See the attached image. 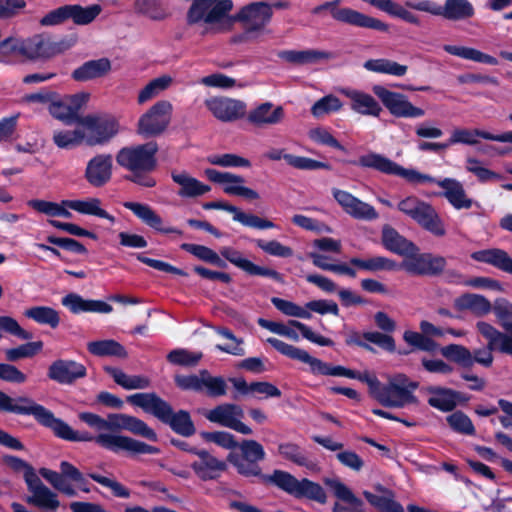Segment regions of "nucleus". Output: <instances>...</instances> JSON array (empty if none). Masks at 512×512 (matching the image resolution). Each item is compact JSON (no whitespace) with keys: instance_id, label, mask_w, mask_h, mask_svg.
Returning a JSON list of instances; mask_svg holds the SVG:
<instances>
[{"instance_id":"1","label":"nucleus","mask_w":512,"mask_h":512,"mask_svg":"<svg viewBox=\"0 0 512 512\" xmlns=\"http://www.w3.org/2000/svg\"><path fill=\"white\" fill-rule=\"evenodd\" d=\"M0 411L31 415L39 424L51 429L56 437L66 441L95 440L100 445L110 449L129 447L130 441L122 437L110 435L92 437L87 433H77L66 422L56 418L50 410L28 397L12 399L10 396L0 391Z\"/></svg>"},{"instance_id":"2","label":"nucleus","mask_w":512,"mask_h":512,"mask_svg":"<svg viewBox=\"0 0 512 512\" xmlns=\"http://www.w3.org/2000/svg\"><path fill=\"white\" fill-rule=\"evenodd\" d=\"M79 419L87 424L90 428L99 432L97 435H93L89 432L87 434L92 437H97L99 435H110L116 437H122L130 441L129 447L127 448H117L110 449L104 447L97 443L95 440H90L89 442H95L100 447L112 451L114 453H118L120 451H125L131 454H158L159 449L148 445L144 442L138 441L128 436L112 433L114 431L119 430H127L135 435L144 437L150 441H157L156 432L150 428L144 421L134 416H130L127 414L115 413L109 414L107 419L102 418L101 416L91 413V412H81L78 415ZM76 432V430H74ZM77 433H80L77 431Z\"/></svg>"},{"instance_id":"3","label":"nucleus","mask_w":512,"mask_h":512,"mask_svg":"<svg viewBox=\"0 0 512 512\" xmlns=\"http://www.w3.org/2000/svg\"><path fill=\"white\" fill-rule=\"evenodd\" d=\"M357 164L362 168H370L387 175H396L406 181L419 183H435L443 189L442 196L446 198L449 204L456 210L469 209L473 205V200L467 196L462 183L454 178H444L437 180L428 174H423L415 169H407L382 154L369 152L361 155Z\"/></svg>"},{"instance_id":"4","label":"nucleus","mask_w":512,"mask_h":512,"mask_svg":"<svg viewBox=\"0 0 512 512\" xmlns=\"http://www.w3.org/2000/svg\"><path fill=\"white\" fill-rule=\"evenodd\" d=\"M267 342L282 355L307 363L310 366L311 372L315 375L346 377L366 383L374 398H376L382 386L378 378L368 371L359 373L343 366H333L311 356L307 351L285 343L277 338L270 337L267 339Z\"/></svg>"},{"instance_id":"5","label":"nucleus","mask_w":512,"mask_h":512,"mask_svg":"<svg viewBox=\"0 0 512 512\" xmlns=\"http://www.w3.org/2000/svg\"><path fill=\"white\" fill-rule=\"evenodd\" d=\"M157 152V143L151 141L120 149L116 161L119 166L131 172L127 177L129 181L145 188H152L157 183L150 175L157 166Z\"/></svg>"},{"instance_id":"6","label":"nucleus","mask_w":512,"mask_h":512,"mask_svg":"<svg viewBox=\"0 0 512 512\" xmlns=\"http://www.w3.org/2000/svg\"><path fill=\"white\" fill-rule=\"evenodd\" d=\"M272 6L265 2H254L242 7L232 18L241 23L244 32L232 38L234 43H243L256 39L270 22Z\"/></svg>"},{"instance_id":"7","label":"nucleus","mask_w":512,"mask_h":512,"mask_svg":"<svg viewBox=\"0 0 512 512\" xmlns=\"http://www.w3.org/2000/svg\"><path fill=\"white\" fill-rule=\"evenodd\" d=\"M397 208L432 235L436 237L446 235V225L430 203L416 196H408L398 203Z\"/></svg>"},{"instance_id":"8","label":"nucleus","mask_w":512,"mask_h":512,"mask_svg":"<svg viewBox=\"0 0 512 512\" xmlns=\"http://www.w3.org/2000/svg\"><path fill=\"white\" fill-rule=\"evenodd\" d=\"M417 388V382L404 374H397L392 376L386 385L381 386L375 399L383 406L402 408L417 403L414 395Z\"/></svg>"},{"instance_id":"9","label":"nucleus","mask_w":512,"mask_h":512,"mask_svg":"<svg viewBox=\"0 0 512 512\" xmlns=\"http://www.w3.org/2000/svg\"><path fill=\"white\" fill-rule=\"evenodd\" d=\"M265 479L296 498H307L321 504L326 502L324 489L318 483L306 478L298 480L286 471L275 470Z\"/></svg>"},{"instance_id":"10","label":"nucleus","mask_w":512,"mask_h":512,"mask_svg":"<svg viewBox=\"0 0 512 512\" xmlns=\"http://www.w3.org/2000/svg\"><path fill=\"white\" fill-rule=\"evenodd\" d=\"M476 328L487 340V346L486 348L474 351L472 354L473 364L478 363L484 367H490L494 360L493 351L512 356V337L500 332L493 325L485 321L477 322Z\"/></svg>"},{"instance_id":"11","label":"nucleus","mask_w":512,"mask_h":512,"mask_svg":"<svg viewBox=\"0 0 512 512\" xmlns=\"http://www.w3.org/2000/svg\"><path fill=\"white\" fill-rule=\"evenodd\" d=\"M39 473L56 490L66 496H76V488L86 493L90 492V488L83 474L67 461L60 463V472L48 468H41Z\"/></svg>"},{"instance_id":"12","label":"nucleus","mask_w":512,"mask_h":512,"mask_svg":"<svg viewBox=\"0 0 512 512\" xmlns=\"http://www.w3.org/2000/svg\"><path fill=\"white\" fill-rule=\"evenodd\" d=\"M173 105L168 100H160L147 109L138 119L136 132L143 138L162 135L170 126Z\"/></svg>"},{"instance_id":"13","label":"nucleus","mask_w":512,"mask_h":512,"mask_svg":"<svg viewBox=\"0 0 512 512\" xmlns=\"http://www.w3.org/2000/svg\"><path fill=\"white\" fill-rule=\"evenodd\" d=\"M69 47L65 41L56 42L48 36L37 34L19 42L15 50L30 60H47Z\"/></svg>"},{"instance_id":"14","label":"nucleus","mask_w":512,"mask_h":512,"mask_svg":"<svg viewBox=\"0 0 512 512\" xmlns=\"http://www.w3.org/2000/svg\"><path fill=\"white\" fill-rule=\"evenodd\" d=\"M238 446L241 453H230L228 455V461L241 475L247 477L259 476L261 474V468L258 462L265 458L263 446L255 440H244Z\"/></svg>"},{"instance_id":"15","label":"nucleus","mask_w":512,"mask_h":512,"mask_svg":"<svg viewBox=\"0 0 512 512\" xmlns=\"http://www.w3.org/2000/svg\"><path fill=\"white\" fill-rule=\"evenodd\" d=\"M336 5L337 2H326L316 7L313 12L319 13L321 10L329 9L332 17L336 21L381 32H387L389 30V25L377 18L368 16L352 8H338Z\"/></svg>"},{"instance_id":"16","label":"nucleus","mask_w":512,"mask_h":512,"mask_svg":"<svg viewBox=\"0 0 512 512\" xmlns=\"http://www.w3.org/2000/svg\"><path fill=\"white\" fill-rule=\"evenodd\" d=\"M85 144L95 146L103 144L119 131L118 122L111 117L88 115L80 121Z\"/></svg>"},{"instance_id":"17","label":"nucleus","mask_w":512,"mask_h":512,"mask_svg":"<svg viewBox=\"0 0 512 512\" xmlns=\"http://www.w3.org/2000/svg\"><path fill=\"white\" fill-rule=\"evenodd\" d=\"M258 324L269 330L272 333L278 334L280 336H284L293 341L299 340V335L296 330L300 331L302 336L309 340L312 343L318 344L320 346H332L333 341L329 338H326L320 334L315 333L312 329L306 324L297 321L290 320L288 325H285L280 322L270 321L263 318L258 319Z\"/></svg>"},{"instance_id":"18","label":"nucleus","mask_w":512,"mask_h":512,"mask_svg":"<svg viewBox=\"0 0 512 512\" xmlns=\"http://www.w3.org/2000/svg\"><path fill=\"white\" fill-rule=\"evenodd\" d=\"M372 90L388 111L395 117L419 118L425 115V111L422 108L414 106L408 98L401 93L390 91L381 85H375Z\"/></svg>"},{"instance_id":"19","label":"nucleus","mask_w":512,"mask_h":512,"mask_svg":"<svg viewBox=\"0 0 512 512\" xmlns=\"http://www.w3.org/2000/svg\"><path fill=\"white\" fill-rule=\"evenodd\" d=\"M243 416L244 412L239 405L228 403L218 405L205 414V417L213 423L233 429L243 435H250L252 429L241 421Z\"/></svg>"},{"instance_id":"20","label":"nucleus","mask_w":512,"mask_h":512,"mask_svg":"<svg viewBox=\"0 0 512 512\" xmlns=\"http://www.w3.org/2000/svg\"><path fill=\"white\" fill-rule=\"evenodd\" d=\"M204 174L211 182L223 185V191L228 195L240 196L249 200H257L260 197L257 191L244 185L245 179L240 175L212 168L205 169Z\"/></svg>"},{"instance_id":"21","label":"nucleus","mask_w":512,"mask_h":512,"mask_svg":"<svg viewBox=\"0 0 512 512\" xmlns=\"http://www.w3.org/2000/svg\"><path fill=\"white\" fill-rule=\"evenodd\" d=\"M90 95L85 92L63 98H55L49 105V113L65 124H71L77 119L78 112L88 102Z\"/></svg>"},{"instance_id":"22","label":"nucleus","mask_w":512,"mask_h":512,"mask_svg":"<svg viewBox=\"0 0 512 512\" xmlns=\"http://www.w3.org/2000/svg\"><path fill=\"white\" fill-rule=\"evenodd\" d=\"M332 194L343 211L354 219L373 221L379 217L378 212L372 205L360 200L347 191L334 188L332 189Z\"/></svg>"},{"instance_id":"23","label":"nucleus","mask_w":512,"mask_h":512,"mask_svg":"<svg viewBox=\"0 0 512 512\" xmlns=\"http://www.w3.org/2000/svg\"><path fill=\"white\" fill-rule=\"evenodd\" d=\"M246 121L254 128L264 129L279 125L285 118L284 108L272 102L257 104L249 111L246 110Z\"/></svg>"},{"instance_id":"24","label":"nucleus","mask_w":512,"mask_h":512,"mask_svg":"<svg viewBox=\"0 0 512 512\" xmlns=\"http://www.w3.org/2000/svg\"><path fill=\"white\" fill-rule=\"evenodd\" d=\"M113 168L114 164L111 154H96L88 160L84 171V178L92 187H103L111 181Z\"/></svg>"},{"instance_id":"25","label":"nucleus","mask_w":512,"mask_h":512,"mask_svg":"<svg viewBox=\"0 0 512 512\" xmlns=\"http://www.w3.org/2000/svg\"><path fill=\"white\" fill-rule=\"evenodd\" d=\"M207 109L222 122H233L246 114V103L228 97H212L205 101Z\"/></svg>"},{"instance_id":"26","label":"nucleus","mask_w":512,"mask_h":512,"mask_svg":"<svg viewBox=\"0 0 512 512\" xmlns=\"http://www.w3.org/2000/svg\"><path fill=\"white\" fill-rule=\"evenodd\" d=\"M446 264V259L442 256L416 252L406 257L402 262V267L411 274L437 275L445 269Z\"/></svg>"},{"instance_id":"27","label":"nucleus","mask_w":512,"mask_h":512,"mask_svg":"<svg viewBox=\"0 0 512 512\" xmlns=\"http://www.w3.org/2000/svg\"><path fill=\"white\" fill-rule=\"evenodd\" d=\"M123 206L126 209L130 210L145 225L149 226L150 228L154 229L157 232L163 234H182V232L179 229L171 226H166L161 216L157 214V212L148 204L127 201L123 203Z\"/></svg>"},{"instance_id":"28","label":"nucleus","mask_w":512,"mask_h":512,"mask_svg":"<svg viewBox=\"0 0 512 512\" xmlns=\"http://www.w3.org/2000/svg\"><path fill=\"white\" fill-rule=\"evenodd\" d=\"M212 0H192L187 11L186 20L189 25L204 24L210 29L217 31L216 14L218 10L226 9V3H219L216 9H212Z\"/></svg>"},{"instance_id":"29","label":"nucleus","mask_w":512,"mask_h":512,"mask_svg":"<svg viewBox=\"0 0 512 512\" xmlns=\"http://www.w3.org/2000/svg\"><path fill=\"white\" fill-rule=\"evenodd\" d=\"M86 376V367L73 360L59 359L49 366L48 377L59 384H72Z\"/></svg>"},{"instance_id":"30","label":"nucleus","mask_w":512,"mask_h":512,"mask_svg":"<svg viewBox=\"0 0 512 512\" xmlns=\"http://www.w3.org/2000/svg\"><path fill=\"white\" fill-rule=\"evenodd\" d=\"M339 92L350 100V108L355 113L363 116H380L382 107L372 95L351 88H342Z\"/></svg>"},{"instance_id":"31","label":"nucleus","mask_w":512,"mask_h":512,"mask_svg":"<svg viewBox=\"0 0 512 512\" xmlns=\"http://www.w3.org/2000/svg\"><path fill=\"white\" fill-rule=\"evenodd\" d=\"M363 496L379 512H405L394 491L382 484L374 485L373 491L364 490Z\"/></svg>"},{"instance_id":"32","label":"nucleus","mask_w":512,"mask_h":512,"mask_svg":"<svg viewBox=\"0 0 512 512\" xmlns=\"http://www.w3.org/2000/svg\"><path fill=\"white\" fill-rule=\"evenodd\" d=\"M220 254L230 263L250 275L270 277L278 282H282V276L279 272L254 264L250 260L246 259L241 252L232 247H222Z\"/></svg>"},{"instance_id":"33","label":"nucleus","mask_w":512,"mask_h":512,"mask_svg":"<svg viewBox=\"0 0 512 512\" xmlns=\"http://www.w3.org/2000/svg\"><path fill=\"white\" fill-rule=\"evenodd\" d=\"M198 459L191 464L195 474L203 481L215 480L226 470L224 461L217 459L205 450L197 451Z\"/></svg>"},{"instance_id":"34","label":"nucleus","mask_w":512,"mask_h":512,"mask_svg":"<svg viewBox=\"0 0 512 512\" xmlns=\"http://www.w3.org/2000/svg\"><path fill=\"white\" fill-rule=\"evenodd\" d=\"M171 178L179 186L177 194L181 198H198L211 191L209 185L199 181L186 171L174 170L171 172Z\"/></svg>"},{"instance_id":"35","label":"nucleus","mask_w":512,"mask_h":512,"mask_svg":"<svg viewBox=\"0 0 512 512\" xmlns=\"http://www.w3.org/2000/svg\"><path fill=\"white\" fill-rule=\"evenodd\" d=\"M62 305L68 308L72 313L79 314L83 312L110 313L113 307L102 300L84 299L76 293H69L62 298Z\"/></svg>"},{"instance_id":"36","label":"nucleus","mask_w":512,"mask_h":512,"mask_svg":"<svg viewBox=\"0 0 512 512\" xmlns=\"http://www.w3.org/2000/svg\"><path fill=\"white\" fill-rule=\"evenodd\" d=\"M382 243L387 250L406 257L419 251L413 242L388 225L382 229Z\"/></svg>"},{"instance_id":"37","label":"nucleus","mask_w":512,"mask_h":512,"mask_svg":"<svg viewBox=\"0 0 512 512\" xmlns=\"http://www.w3.org/2000/svg\"><path fill=\"white\" fill-rule=\"evenodd\" d=\"M424 392L428 395V404L440 411H451L457 404L458 394L452 389L439 386H427L424 388Z\"/></svg>"},{"instance_id":"38","label":"nucleus","mask_w":512,"mask_h":512,"mask_svg":"<svg viewBox=\"0 0 512 512\" xmlns=\"http://www.w3.org/2000/svg\"><path fill=\"white\" fill-rule=\"evenodd\" d=\"M160 421L168 424L174 432L182 436L188 437L195 433V426L191 420L190 414L184 410L175 413L169 403Z\"/></svg>"},{"instance_id":"39","label":"nucleus","mask_w":512,"mask_h":512,"mask_svg":"<svg viewBox=\"0 0 512 512\" xmlns=\"http://www.w3.org/2000/svg\"><path fill=\"white\" fill-rule=\"evenodd\" d=\"M279 57L292 64L305 65L332 59L334 55L329 51L307 49L282 51Z\"/></svg>"},{"instance_id":"40","label":"nucleus","mask_w":512,"mask_h":512,"mask_svg":"<svg viewBox=\"0 0 512 512\" xmlns=\"http://www.w3.org/2000/svg\"><path fill=\"white\" fill-rule=\"evenodd\" d=\"M127 401L134 406L142 408L146 413L152 414L160 420L167 409V402L154 393H136L128 396Z\"/></svg>"},{"instance_id":"41","label":"nucleus","mask_w":512,"mask_h":512,"mask_svg":"<svg viewBox=\"0 0 512 512\" xmlns=\"http://www.w3.org/2000/svg\"><path fill=\"white\" fill-rule=\"evenodd\" d=\"M471 258L478 262L490 264L499 270L512 274V258L502 249L492 248L473 252Z\"/></svg>"},{"instance_id":"42","label":"nucleus","mask_w":512,"mask_h":512,"mask_svg":"<svg viewBox=\"0 0 512 512\" xmlns=\"http://www.w3.org/2000/svg\"><path fill=\"white\" fill-rule=\"evenodd\" d=\"M440 12V16L449 21H464L475 15L474 6L469 0H445Z\"/></svg>"},{"instance_id":"43","label":"nucleus","mask_w":512,"mask_h":512,"mask_svg":"<svg viewBox=\"0 0 512 512\" xmlns=\"http://www.w3.org/2000/svg\"><path fill=\"white\" fill-rule=\"evenodd\" d=\"M65 204L70 209L84 214L96 216L108 220L111 224H114L116 219L113 215L109 214L106 210L101 207V200L98 198H87L84 200H66Z\"/></svg>"},{"instance_id":"44","label":"nucleus","mask_w":512,"mask_h":512,"mask_svg":"<svg viewBox=\"0 0 512 512\" xmlns=\"http://www.w3.org/2000/svg\"><path fill=\"white\" fill-rule=\"evenodd\" d=\"M110 69L111 65L108 59L91 60L75 69L72 77L76 81H88L104 76Z\"/></svg>"},{"instance_id":"45","label":"nucleus","mask_w":512,"mask_h":512,"mask_svg":"<svg viewBox=\"0 0 512 512\" xmlns=\"http://www.w3.org/2000/svg\"><path fill=\"white\" fill-rule=\"evenodd\" d=\"M443 49L450 55L460 57L465 60L474 61L477 63H483L488 65H497L498 60L475 48L457 45H444Z\"/></svg>"},{"instance_id":"46","label":"nucleus","mask_w":512,"mask_h":512,"mask_svg":"<svg viewBox=\"0 0 512 512\" xmlns=\"http://www.w3.org/2000/svg\"><path fill=\"white\" fill-rule=\"evenodd\" d=\"M26 502L33 505L45 512H54L59 506L57 494L51 491L47 486H44L26 497Z\"/></svg>"},{"instance_id":"47","label":"nucleus","mask_w":512,"mask_h":512,"mask_svg":"<svg viewBox=\"0 0 512 512\" xmlns=\"http://www.w3.org/2000/svg\"><path fill=\"white\" fill-rule=\"evenodd\" d=\"M455 306L460 310H470L478 316H484L492 310L491 303L478 294H464L455 299Z\"/></svg>"},{"instance_id":"48","label":"nucleus","mask_w":512,"mask_h":512,"mask_svg":"<svg viewBox=\"0 0 512 512\" xmlns=\"http://www.w3.org/2000/svg\"><path fill=\"white\" fill-rule=\"evenodd\" d=\"M105 370L112 376L113 380L126 390L146 389L150 386V380L141 375H128L122 370L114 367H107Z\"/></svg>"},{"instance_id":"49","label":"nucleus","mask_w":512,"mask_h":512,"mask_svg":"<svg viewBox=\"0 0 512 512\" xmlns=\"http://www.w3.org/2000/svg\"><path fill=\"white\" fill-rule=\"evenodd\" d=\"M68 19L76 25H88L92 23L102 12L99 4L83 7L78 4L67 5Z\"/></svg>"},{"instance_id":"50","label":"nucleus","mask_w":512,"mask_h":512,"mask_svg":"<svg viewBox=\"0 0 512 512\" xmlns=\"http://www.w3.org/2000/svg\"><path fill=\"white\" fill-rule=\"evenodd\" d=\"M173 82L169 75H162L148 82L138 93L137 102L140 105L159 96L163 91L167 90Z\"/></svg>"},{"instance_id":"51","label":"nucleus","mask_w":512,"mask_h":512,"mask_svg":"<svg viewBox=\"0 0 512 512\" xmlns=\"http://www.w3.org/2000/svg\"><path fill=\"white\" fill-rule=\"evenodd\" d=\"M363 66L366 70L371 72L397 77L404 76L408 70L406 65L399 64L396 61L387 58L370 59L365 61Z\"/></svg>"},{"instance_id":"52","label":"nucleus","mask_w":512,"mask_h":512,"mask_svg":"<svg viewBox=\"0 0 512 512\" xmlns=\"http://www.w3.org/2000/svg\"><path fill=\"white\" fill-rule=\"evenodd\" d=\"M87 349L91 354L99 357H127V351L125 350V348L119 342L112 339L89 342L87 344Z\"/></svg>"},{"instance_id":"53","label":"nucleus","mask_w":512,"mask_h":512,"mask_svg":"<svg viewBox=\"0 0 512 512\" xmlns=\"http://www.w3.org/2000/svg\"><path fill=\"white\" fill-rule=\"evenodd\" d=\"M53 142L60 149H73L85 143L81 125L73 130H56Z\"/></svg>"},{"instance_id":"54","label":"nucleus","mask_w":512,"mask_h":512,"mask_svg":"<svg viewBox=\"0 0 512 512\" xmlns=\"http://www.w3.org/2000/svg\"><path fill=\"white\" fill-rule=\"evenodd\" d=\"M350 263L370 272L394 271L398 269V265L395 261L383 256H375L367 259L352 258Z\"/></svg>"},{"instance_id":"55","label":"nucleus","mask_w":512,"mask_h":512,"mask_svg":"<svg viewBox=\"0 0 512 512\" xmlns=\"http://www.w3.org/2000/svg\"><path fill=\"white\" fill-rule=\"evenodd\" d=\"M181 249L192 254L193 256L204 262L213 264L220 268L227 267L226 262L219 256V254L207 246L192 243H183L181 244Z\"/></svg>"},{"instance_id":"56","label":"nucleus","mask_w":512,"mask_h":512,"mask_svg":"<svg viewBox=\"0 0 512 512\" xmlns=\"http://www.w3.org/2000/svg\"><path fill=\"white\" fill-rule=\"evenodd\" d=\"M24 315L38 324L49 325L52 328H56L60 323L58 312L48 306L31 307L24 311Z\"/></svg>"},{"instance_id":"57","label":"nucleus","mask_w":512,"mask_h":512,"mask_svg":"<svg viewBox=\"0 0 512 512\" xmlns=\"http://www.w3.org/2000/svg\"><path fill=\"white\" fill-rule=\"evenodd\" d=\"M343 107L342 102L333 94L326 95L317 100L311 107V114L321 119L331 113L339 112Z\"/></svg>"},{"instance_id":"58","label":"nucleus","mask_w":512,"mask_h":512,"mask_svg":"<svg viewBox=\"0 0 512 512\" xmlns=\"http://www.w3.org/2000/svg\"><path fill=\"white\" fill-rule=\"evenodd\" d=\"M441 354L462 367H472L473 359L470 350L462 345L450 344L441 348Z\"/></svg>"},{"instance_id":"59","label":"nucleus","mask_w":512,"mask_h":512,"mask_svg":"<svg viewBox=\"0 0 512 512\" xmlns=\"http://www.w3.org/2000/svg\"><path fill=\"white\" fill-rule=\"evenodd\" d=\"M485 135H489V132H485L479 129L458 128L452 131L451 136L447 142L448 146L454 144L475 145L478 143L477 138L480 137L485 139Z\"/></svg>"},{"instance_id":"60","label":"nucleus","mask_w":512,"mask_h":512,"mask_svg":"<svg viewBox=\"0 0 512 512\" xmlns=\"http://www.w3.org/2000/svg\"><path fill=\"white\" fill-rule=\"evenodd\" d=\"M208 163L224 168H249L251 162L242 156L233 153L213 154L207 157Z\"/></svg>"},{"instance_id":"61","label":"nucleus","mask_w":512,"mask_h":512,"mask_svg":"<svg viewBox=\"0 0 512 512\" xmlns=\"http://www.w3.org/2000/svg\"><path fill=\"white\" fill-rule=\"evenodd\" d=\"M491 311L494 312L502 328L508 332L506 334L512 337V322L509 321L512 318V304L504 298H499L494 301Z\"/></svg>"},{"instance_id":"62","label":"nucleus","mask_w":512,"mask_h":512,"mask_svg":"<svg viewBox=\"0 0 512 512\" xmlns=\"http://www.w3.org/2000/svg\"><path fill=\"white\" fill-rule=\"evenodd\" d=\"M202 391L211 397H220L226 394L227 384L223 377L212 376L207 370H203Z\"/></svg>"},{"instance_id":"63","label":"nucleus","mask_w":512,"mask_h":512,"mask_svg":"<svg viewBox=\"0 0 512 512\" xmlns=\"http://www.w3.org/2000/svg\"><path fill=\"white\" fill-rule=\"evenodd\" d=\"M272 304L286 316L297 317L302 319H311L312 314L305 308L298 304L282 298L273 297Z\"/></svg>"},{"instance_id":"64","label":"nucleus","mask_w":512,"mask_h":512,"mask_svg":"<svg viewBox=\"0 0 512 512\" xmlns=\"http://www.w3.org/2000/svg\"><path fill=\"white\" fill-rule=\"evenodd\" d=\"M43 348L42 341L28 342L16 348H10L5 351L6 359L14 362L23 358H30L39 353Z\"/></svg>"}]
</instances>
